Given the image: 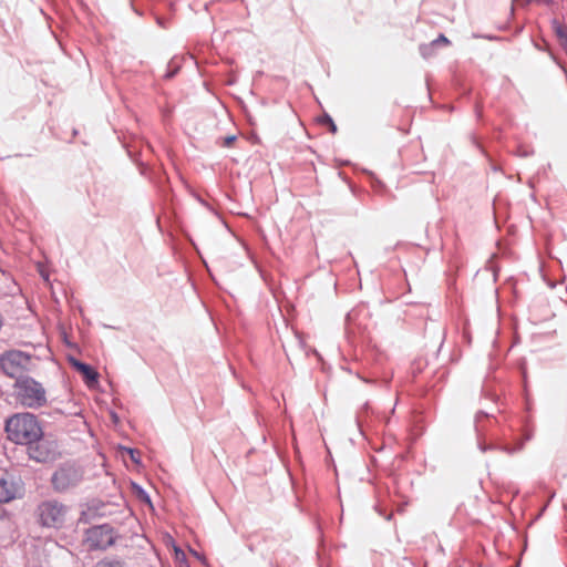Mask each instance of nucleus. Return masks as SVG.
<instances>
[{
  "label": "nucleus",
  "mask_w": 567,
  "mask_h": 567,
  "mask_svg": "<svg viewBox=\"0 0 567 567\" xmlns=\"http://www.w3.org/2000/svg\"><path fill=\"white\" fill-rule=\"evenodd\" d=\"M16 400L24 408L40 409L47 404V391L31 377H20L13 385Z\"/></svg>",
  "instance_id": "f03ea898"
},
{
  "label": "nucleus",
  "mask_w": 567,
  "mask_h": 567,
  "mask_svg": "<svg viewBox=\"0 0 567 567\" xmlns=\"http://www.w3.org/2000/svg\"><path fill=\"white\" fill-rule=\"evenodd\" d=\"M27 454L31 460L39 463H47L54 461L56 456V445L53 441L44 439L43 435L40 439L25 444Z\"/></svg>",
  "instance_id": "423d86ee"
},
{
  "label": "nucleus",
  "mask_w": 567,
  "mask_h": 567,
  "mask_svg": "<svg viewBox=\"0 0 567 567\" xmlns=\"http://www.w3.org/2000/svg\"><path fill=\"white\" fill-rule=\"evenodd\" d=\"M124 451L130 455L134 463H140V451L131 447H124Z\"/></svg>",
  "instance_id": "4468645a"
},
{
  "label": "nucleus",
  "mask_w": 567,
  "mask_h": 567,
  "mask_svg": "<svg viewBox=\"0 0 567 567\" xmlns=\"http://www.w3.org/2000/svg\"><path fill=\"white\" fill-rule=\"evenodd\" d=\"M435 47L437 48L439 45L443 44V45H449L450 44V40L444 35V34H440L435 40L432 41Z\"/></svg>",
  "instance_id": "2eb2a0df"
},
{
  "label": "nucleus",
  "mask_w": 567,
  "mask_h": 567,
  "mask_svg": "<svg viewBox=\"0 0 567 567\" xmlns=\"http://www.w3.org/2000/svg\"><path fill=\"white\" fill-rule=\"evenodd\" d=\"M566 53H567V48L565 49Z\"/></svg>",
  "instance_id": "393cba45"
},
{
  "label": "nucleus",
  "mask_w": 567,
  "mask_h": 567,
  "mask_svg": "<svg viewBox=\"0 0 567 567\" xmlns=\"http://www.w3.org/2000/svg\"><path fill=\"white\" fill-rule=\"evenodd\" d=\"M69 507L56 499L43 501L38 505L39 523L48 528H61L66 519Z\"/></svg>",
  "instance_id": "7ed1b4c3"
},
{
  "label": "nucleus",
  "mask_w": 567,
  "mask_h": 567,
  "mask_svg": "<svg viewBox=\"0 0 567 567\" xmlns=\"http://www.w3.org/2000/svg\"><path fill=\"white\" fill-rule=\"evenodd\" d=\"M96 567H125L124 563L115 558H105L96 564Z\"/></svg>",
  "instance_id": "f8f14e48"
},
{
  "label": "nucleus",
  "mask_w": 567,
  "mask_h": 567,
  "mask_svg": "<svg viewBox=\"0 0 567 567\" xmlns=\"http://www.w3.org/2000/svg\"><path fill=\"white\" fill-rule=\"evenodd\" d=\"M42 277H43L45 280H48V279H49V277H48L47 275H43V274H42Z\"/></svg>",
  "instance_id": "b1692460"
},
{
  "label": "nucleus",
  "mask_w": 567,
  "mask_h": 567,
  "mask_svg": "<svg viewBox=\"0 0 567 567\" xmlns=\"http://www.w3.org/2000/svg\"><path fill=\"white\" fill-rule=\"evenodd\" d=\"M138 496L141 499L146 501L147 503H151L150 496L144 489L138 488Z\"/></svg>",
  "instance_id": "a211bd4d"
},
{
  "label": "nucleus",
  "mask_w": 567,
  "mask_h": 567,
  "mask_svg": "<svg viewBox=\"0 0 567 567\" xmlns=\"http://www.w3.org/2000/svg\"><path fill=\"white\" fill-rule=\"evenodd\" d=\"M348 320H351L352 319V313H349L348 317H347Z\"/></svg>",
  "instance_id": "5701e85b"
},
{
  "label": "nucleus",
  "mask_w": 567,
  "mask_h": 567,
  "mask_svg": "<svg viewBox=\"0 0 567 567\" xmlns=\"http://www.w3.org/2000/svg\"><path fill=\"white\" fill-rule=\"evenodd\" d=\"M83 480V471L74 464H64L60 466L52 475L51 483L54 491L59 493L66 492L76 487Z\"/></svg>",
  "instance_id": "39448f33"
},
{
  "label": "nucleus",
  "mask_w": 567,
  "mask_h": 567,
  "mask_svg": "<svg viewBox=\"0 0 567 567\" xmlns=\"http://www.w3.org/2000/svg\"><path fill=\"white\" fill-rule=\"evenodd\" d=\"M74 367L81 372L87 383L97 381V372L89 364L75 361Z\"/></svg>",
  "instance_id": "1a4fd4ad"
},
{
  "label": "nucleus",
  "mask_w": 567,
  "mask_h": 567,
  "mask_svg": "<svg viewBox=\"0 0 567 567\" xmlns=\"http://www.w3.org/2000/svg\"><path fill=\"white\" fill-rule=\"evenodd\" d=\"M551 27L559 41L567 37V28L560 24V22L557 19H554L551 21Z\"/></svg>",
  "instance_id": "9b49d317"
},
{
  "label": "nucleus",
  "mask_w": 567,
  "mask_h": 567,
  "mask_svg": "<svg viewBox=\"0 0 567 567\" xmlns=\"http://www.w3.org/2000/svg\"><path fill=\"white\" fill-rule=\"evenodd\" d=\"M115 542L113 528L109 525H100L86 532V543L91 549H106Z\"/></svg>",
  "instance_id": "0eeeda50"
},
{
  "label": "nucleus",
  "mask_w": 567,
  "mask_h": 567,
  "mask_svg": "<svg viewBox=\"0 0 567 567\" xmlns=\"http://www.w3.org/2000/svg\"><path fill=\"white\" fill-rule=\"evenodd\" d=\"M236 140V136L235 135H230V136H227L224 138V143H223V146L225 147H230L231 144L235 142Z\"/></svg>",
  "instance_id": "f3484780"
},
{
  "label": "nucleus",
  "mask_w": 567,
  "mask_h": 567,
  "mask_svg": "<svg viewBox=\"0 0 567 567\" xmlns=\"http://www.w3.org/2000/svg\"><path fill=\"white\" fill-rule=\"evenodd\" d=\"M544 3L546 4H551L554 2V0H542Z\"/></svg>",
  "instance_id": "4be33fe9"
},
{
  "label": "nucleus",
  "mask_w": 567,
  "mask_h": 567,
  "mask_svg": "<svg viewBox=\"0 0 567 567\" xmlns=\"http://www.w3.org/2000/svg\"><path fill=\"white\" fill-rule=\"evenodd\" d=\"M168 68H169L171 70H168V71L166 72L165 78H166V79H172V78L176 74V72H177V70H178V68H179V62H178V60H177L176 58H173V59L169 61V63H168Z\"/></svg>",
  "instance_id": "ddd939ff"
},
{
  "label": "nucleus",
  "mask_w": 567,
  "mask_h": 567,
  "mask_svg": "<svg viewBox=\"0 0 567 567\" xmlns=\"http://www.w3.org/2000/svg\"><path fill=\"white\" fill-rule=\"evenodd\" d=\"M523 449V442H520L515 449H509L507 446L502 447V450L508 454H513L515 452H518Z\"/></svg>",
  "instance_id": "dca6fc26"
},
{
  "label": "nucleus",
  "mask_w": 567,
  "mask_h": 567,
  "mask_svg": "<svg viewBox=\"0 0 567 567\" xmlns=\"http://www.w3.org/2000/svg\"><path fill=\"white\" fill-rule=\"evenodd\" d=\"M8 439L21 445H25L43 435L42 429L35 415L31 413H18L6 422Z\"/></svg>",
  "instance_id": "f257e3e1"
},
{
  "label": "nucleus",
  "mask_w": 567,
  "mask_h": 567,
  "mask_svg": "<svg viewBox=\"0 0 567 567\" xmlns=\"http://www.w3.org/2000/svg\"><path fill=\"white\" fill-rule=\"evenodd\" d=\"M328 125H329L330 132L334 134L337 132V125L334 124V122L332 121L331 117H328Z\"/></svg>",
  "instance_id": "6ab92c4d"
},
{
  "label": "nucleus",
  "mask_w": 567,
  "mask_h": 567,
  "mask_svg": "<svg viewBox=\"0 0 567 567\" xmlns=\"http://www.w3.org/2000/svg\"><path fill=\"white\" fill-rule=\"evenodd\" d=\"M31 362V355L20 350H9L0 355V369L1 371L10 377L16 378L23 377V372L28 371Z\"/></svg>",
  "instance_id": "20e7f679"
},
{
  "label": "nucleus",
  "mask_w": 567,
  "mask_h": 567,
  "mask_svg": "<svg viewBox=\"0 0 567 567\" xmlns=\"http://www.w3.org/2000/svg\"><path fill=\"white\" fill-rule=\"evenodd\" d=\"M16 497V488L4 478L0 480V503H8Z\"/></svg>",
  "instance_id": "6e6552de"
},
{
  "label": "nucleus",
  "mask_w": 567,
  "mask_h": 567,
  "mask_svg": "<svg viewBox=\"0 0 567 567\" xmlns=\"http://www.w3.org/2000/svg\"><path fill=\"white\" fill-rule=\"evenodd\" d=\"M328 117H330L328 114H324L321 118H320V122L322 124H328Z\"/></svg>",
  "instance_id": "412c9836"
},
{
  "label": "nucleus",
  "mask_w": 567,
  "mask_h": 567,
  "mask_svg": "<svg viewBox=\"0 0 567 567\" xmlns=\"http://www.w3.org/2000/svg\"><path fill=\"white\" fill-rule=\"evenodd\" d=\"M420 53L424 59H430L435 55L436 47L432 41L430 43L421 44Z\"/></svg>",
  "instance_id": "9d476101"
},
{
  "label": "nucleus",
  "mask_w": 567,
  "mask_h": 567,
  "mask_svg": "<svg viewBox=\"0 0 567 567\" xmlns=\"http://www.w3.org/2000/svg\"><path fill=\"white\" fill-rule=\"evenodd\" d=\"M560 45L563 47V49L565 50L567 48V35L565 37V39H561L559 41Z\"/></svg>",
  "instance_id": "aec40b11"
}]
</instances>
